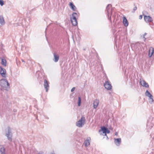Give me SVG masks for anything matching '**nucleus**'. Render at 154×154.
Returning <instances> with one entry per match:
<instances>
[{"instance_id": "nucleus-1", "label": "nucleus", "mask_w": 154, "mask_h": 154, "mask_svg": "<svg viewBox=\"0 0 154 154\" xmlns=\"http://www.w3.org/2000/svg\"><path fill=\"white\" fill-rule=\"evenodd\" d=\"M5 136L7 137V139L10 142L12 141V134L10 127L8 126L7 128V130L5 131Z\"/></svg>"}, {"instance_id": "nucleus-2", "label": "nucleus", "mask_w": 154, "mask_h": 154, "mask_svg": "<svg viewBox=\"0 0 154 154\" xmlns=\"http://www.w3.org/2000/svg\"><path fill=\"white\" fill-rule=\"evenodd\" d=\"M0 86L2 87L9 88L10 84L7 79H3L0 80Z\"/></svg>"}, {"instance_id": "nucleus-3", "label": "nucleus", "mask_w": 154, "mask_h": 154, "mask_svg": "<svg viewBox=\"0 0 154 154\" xmlns=\"http://www.w3.org/2000/svg\"><path fill=\"white\" fill-rule=\"evenodd\" d=\"M77 14L75 12H73L72 14V17H70V18L71 23L74 26H76L77 24V21L76 17Z\"/></svg>"}, {"instance_id": "nucleus-4", "label": "nucleus", "mask_w": 154, "mask_h": 154, "mask_svg": "<svg viewBox=\"0 0 154 154\" xmlns=\"http://www.w3.org/2000/svg\"><path fill=\"white\" fill-rule=\"evenodd\" d=\"M85 117L84 116H82L80 119L76 122V125L77 126L81 128L85 124Z\"/></svg>"}, {"instance_id": "nucleus-5", "label": "nucleus", "mask_w": 154, "mask_h": 154, "mask_svg": "<svg viewBox=\"0 0 154 154\" xmlns=\"http://www.w3.org/2000/svg\"><path fill=\"white\" fill-rule=\"evenodd\" d=\"M145 94L146 96L149 97V102L151 104L153 103L154 100L153 98V96L148 90H147L146 91Z\"/></svg>"}, {"instance_id": "nucleus-6", "label": "nucleus", "mask_w": 154, "mask_h": 154, "mask_svg": "<svg viewBox=\"0 0 154 154\" xmlns=\"http://www.w3.org/2000/svg\"><path fill=\"white\" fill-rule=\"evenodd\" d=\"M101 129L99 130V132L102 131L103 133L109 134L110 132V131L108 129L104 126H101L100 127Z\"/></svg>"}, {"instance_id": "nucleus-7", "label": "nucleus", "mask_w": 154, "mask_h": 154, "mask_svg": "<svg viewBox=\"0 0 154 154\" xmlns=\"http://www.w3.org/2000/svg\"><path fill=\"white\" fill-rule=\"evenodd\" d=\"M144 20L146 23H150L153 21V19L152 17L149 16H146L143 15Z\"/></svg>"}, {"instance_id": "nucleus-8", "label": "nucleus", "mask_w": 154, "mask_h": 154, "mask_svg": "<svg viewBox=\"0 0 154 154\" xmlns=\"http://www.w3.org/2000/svg\"><path fill=\"white\" fill-rule=\"evenodd\" d=\"M104 86L105 88L107 90H110L112 89V85L108 81H106L104 84Z\"/></svg>"}, {"instance_id": "nucleus-9", "label": "nucleus", "mask_w": 154, "mask_h": 154, "mask_svg": "<svg viewBox=\"0 0 154 154\" xmlns=\"http://www.w3.org/2000/svg\"><path fill=\"white\" fill-rule=\"evenodd\" d=\"M44 86L46 90V91L48 92L49 88V82L46 79L44 80Z\"/></svg>"}, {"instance_id": "nucleus-10", "label": "nucleus", "mask_w": 154, "mask_h": 154, "mask_svg": "<svg viewBox=\"0 0 154 154\" xmlns=\"http://www.w3.org/2000/svg\"><path fill=\"white\" fill-rule=\"evenodd\" d=\"M0 73L2 77H6V70L5 69L2 68L1 67Z\"/></svg>"}, {"instance_id": "nucleus-11", "label": "nucleus", "mask_w": 154, "mask_h": 154, "mask_svg": "<svg viewBox=\"0 0 154 154\" xmlns=\"http://www.w3.org/2000/svg\"><path fill=\"white\" fill-rule=\"evenodd\" d=\"M99 103V101L97 99L95 100L93 102V108L94 109H96Z\"/></svg>"}, {"instance_id": "nucleus-12", "label": "nucleus", "mask_w": 154, "mask_h": 154, "mask_svg": "<svg viewBox=\"0 0 154 154\" xmlns=\"http://www.w3.org/2000/svg\"><path fill=\"white\" fill-rule=\"evenodd\" d=\"M54 58L53 59L54 61L55 62H57L59 58V57L58 54H56L55 53L53 54Z\"/></svg>"}, {"instance_id": "nucleus-13", "label": "nucleus", "mask_w": 154, "mask_h": 154, "mask_svg": "<svg viewBox=\"0 0 154 154\" xmlns=\"http://www.w3.org/2000/svg\"><path fill=\"white\" fill-rule=\"evenodd\" d=\"M69 5L70 8L73 11H76L77 9L76 7L74 5L73 3L72 2H70Z\"/></svg>"}, {"instance_id": "nucleus-14", "label": "nucleus", "mask_w": 154, "mask_h": 154, "mask_svg": "<svg viewBox=\"0 0 154 154\" xmlns=\"http://www.w3.org/2000/svg\"><path fill=\"white\" fill-rule=\"evenodd\" d=\"M140 85L143 86L146 88H148L149 87V85L145 81L143 80L142 82H140Z\"/></svg>"}, {"instance_id": "nucleus-15", "label": "nucleus", "mask_w": 154, "mask_h": 154, "mask_svg": "<svg viewBox=\"0 0 154 154\" xmlns=\"http://www.w3.org/2000/svg\"><path fill=\"white\" fill-rule=\"evenodd\" d=\"M154 53V48L151 47L149 51V57L152 56Z\"/></svg>"}, {"instance_id": "nucleus-16", "label": "nucleus", "mask_w": 154, "mask_h": 154, "mask_svg": "<svg viewBox=\"0 0 154 154\" xmlns=\"http://www.w3.org/2000/svg\"><path fill=\"white\" fill-rule=\"evenodd\" d=\"M115 143L117 146H119L120 145L121 143V139L120 138H118L115 139Z\"/></svg>"}, {"instance_id": "nucleus-17", "label": "nucleus", "mask_w": 154, "mask_h": 154, "mask_svg": "<svg viewBox=\"0 0 154 154\" xmlns=\"http://www.w3.org/2000/svg\"><path fill=\"white\" fill-rule=\"evenodd\" d=\"M123 23L125 26L127 27L128 25V22L127 19L125 17H123Z\"/></svg>"}, {"instance_id": "nucleus-18", "label": "nucleus", "mask_w": 154, "mask_h": 154, "mask_svg": "<svg viewBox=\"0 0 154 154\" xmlns=\"http://www.w3.org/2000/svg\"><path fill=\"white\" fill-rule=\"evenodd\" d=\"M5 21L3 16L2 15H0V24L2 25H3L5 24Z\"/></svg>"}, {"instance_id": "nucleus-19", "label": "nucleus", "mask_w": 154, "mask_h": 154, "mask_svg": "<svg viewBox=\"0 0 154 154\" xmlns=\"http://www.w3.org/2000/svg\"><path fill=\"white\" fill-rule=\"evenodd\" d=\"M0 152L1 154H5V149L3 146L0 148Z\"/></svg>"}, {"instance_id": "nucleus-20", "label": "nucleus", "mask_w": 154, "mask_h": 154, "mask_svg": "<svg viewBox=\"0 0 154 154\" xmlns=\"http://www.w3.org/2000/svg\"><path fill=\"white\" fill-rule=\"evenodd\" d=\"M84 144L85 146H88L90 144L89 140L88 139H86L85 140Z\"/></svg>"}, {"instance_id": "nucleus-21", "label": "nucleus", "mask_w": 154, "mask_h": 154, "mask_svg": "<svg viewBox=\"0 0 154 154\" xmlns=\"http://www.w3.org/2000/svg\"><path fill=\"white\" fill-rule=\"evenodd\" d=\"M109 6H112V5L111 4H108L107 5L106 7V10L107 11V14L109 16Z\"/></svg>"}, {"instance_id": "nucleus-22", "label": "nucleus", "mask_w": 154, "mask_h": 154, "mask_svg": "<svg viewBox=\"0 0 154 154\" xmlns=\"http://www.w3.org/2000/svg\"><path fill=\"white\" fill-rule=\"evenodd\" d=\"M2 64L4 66H6V61L5 59H2L1 62Z\"/></svg>"}, {"instance_id": "nucleus-23", "label": "nucleus", "mask_w": 154, "mask_h": 154, "mask_svg": "<svg viewBox=\"0 0 154 154\" xmlns=\"http://www.w3.org/2000/svg\"><path fill=\"white\" fill-rule=\"evenodd\" d=\"M81 98L80 97H78V105L80 106L81 105Z\"/></svg>"}, {"instance_id": "nucleus-24", "label": "nucleus", "mask_w": 154, "mask_h": 154, "mask_svg": "<svg viewBox=\"0 0 154 154\" xmlns=\"http://www.w3.org/2000/svg\"><path fill=\"white\" fill-rule=\"evenodd\" d=\"M4 4V1L3 0H0V5L2 6Z\"/></svg>"}, {"instance_id": "nucleus-25", "label": "nucleus", "mask_w": 154, "mask_h": 154, "mask_svg": "<svg viewBox=\"0 0 154 154\" xmlns=\"http://www.w3.org/2000/svg\"><path fill=\"white\" fill-rule=\"evenodd\" d=\"M137 9V7L136 6H135L133 9V11H132V12H134Z\"/></svg>"}, {"instance_id": "nucleus-26", "label": "nucleus", "mask_w": 154, "mask_h": 154, "mask_svg": "<svg viewBox=\"0 0 154 154\" xmlns=\"http://www.w3.org/2000/svg\"><path fill=\"white\" fill-rule=\"evenodd\" d=\"M75 87L72 88L71 90V92H73L75 90Z\"/></svg>"}, {"instance_id": "nucleus-27", "label": "nucleus", "mask_w": 154, "mask_h": 154, "mask_svg": "<svg viewBox=\"0 0 154 154\" xmlns=\"http://www.w3.org/2000/svg\"><path fill=\"white\" fill-rule=\"evenodd\" d=\"M143 17V15H140L139 16V19H142V18Z\"/></svg>"}, {"instance_id": "nucleus-28", "label": "nucleus", "mask_w": 154, "mask_h": 154, "mask_svg": "<svg viewBox=\"0 0 154 154\" xmlns=\"http://www.w3.org/2000/svg\"><path fill=\"white\" fill-rule=\"evenodd\" d=\"M38 154H43V152L41 151L38 153Z\"/></svg>"}, {"instance_id": "nucleus-29", "label": "nucleus", "mask_w": 154, "mask_h": 154, "mask_svg": "<svg viewBox=\"0 0 154 154\" xmlns=\"http://www.w3.org/2000/svg\"><path fill=\"white\" fill-rule=\"evenodd\" d=\"M103 134H104V136H106V137H107V133H103Z\"/></svg>"}, {"instance_id": "nucleus-30", "label": "nucleus", "mask_w": 154, "mask_h": 154, "mask_svg": "<svg viewBox=\"0 0 154 154\" xmlns=\"http://www.w3.org/2000/svg\"><path fill=\"white\" fill-rule=\"evenodd\" d=\"M108 19L111 21V17H109Z\"/></svg>"}, {"instance_id": "nucleus-31", "label": "nucleus", "mask_w": 154, "mask_h": 154, "mask_svg": "<svg viewBox=\"0 0 154 154\" xmlns=\"http://www.w3.org/2000/svg\"><path fill=\"white\" fill-rule=\"evenodd\" d=\"M147 35V33L145 32L144 33V35H144V36H145V35Z\"/></svg>"}, {"instance_id": "nucleus-32", "label": "nucleus", "mask_w": 154, "mask_h": 154, "mask_svg": "<svg viewBox=\"0 0 154 154\" xmlns=\"http://www.w3.org/2000/svg\"><path fill=\"white\" fill-rule=\"evenodd\" d=\"M153 124H152V125L151 126V128H150V129H151L152 127H153Z\"/></svg>"}, {"instance_id": "nucleus-33", "label": "nucleus", "mask_w": 154, "mask_h": 154, "mask_svg": "<svg viewBox=\"0 0 154 154\" xmlns=\"http://www.w3.org/2000/svg\"><path fill=\"white\" fill-rule=\"evenodd\" d=\"M118 134V133L117 132H116L115 133V135H117Z\"/></svg>"}, {"instance_id": "nucleus-34", "label": "nucleus", "mask_w": 154, "mask_h": 154, "mask_svg": "<svg viewBox=\"0 0 154 154\" xmlns=\"http://www.w3.org/2000/svg\"><path fill=\"white\" fill-rule=\"evenodd\" d=\"M21 60L23 62H25V61L23 59H21Z\"/></svg>"}, {"instance_id": "nucleus-35", "label": "nucleus", "mask_w": 154, "mask_h": 154, "mask_svg": "<svg viewBox=\"0 0 154 154\" xmlns=\"http://www.w3.org/2000/svg\"><path fill=\"white\" fill-rule=\"evenodd\" d=\"M109 129L112 130V127L109 128Z\"/></svg>"}, {"instance_id": "nucleus-36", "label": "nucleus", "mask_w": 154, "mask_h": 154, "mask_svg": "<svg viewBox=\"0 0 154 154\" xmlns=\"http://www.w3.org/2000/svg\"><path fill=\"white\" fill-rule=\"evenodd\" d=\"M148 123H147V127H148Z\"/></svg>"}, {"instance_id": "nucleus-37", "label": "nucleus", "mask_w": 154, "mask_h": 154, "mask_svg": "<svg viewBox=\"0 0 154 154\" xmlns=\"http://www.w3.org/2000/svg\"><path fill=\"white\" fill-rule=\"evenodd\" d=\"M106 138H107V140L109 139V138H108V136H107V137H106Z\"/></svg>"}, {"instance_id": "nucleus-38", "label": "nucleus", "mask_w": 154, "mask_h": 154, "mask_svg": "<svg viewBox=\"0 0 154 154\" xmlns=\"http://www.w3.org/2000/svg\"><path fill=\"white\" fill-rule=\"evenodd\" d=\"M143 38L144 39L145 38V36H144V35H143Z\"/></svg>"}, {"instance_id": "nucleus-39", "label": "nucleus", "mask_w": 154, "mask_h": 154, "mask_svg": "<svg viewBox=\"0 0 154 154\" xmlns=\"http://www.w3.org/2000/svg\"><path fill=\"white\" fill-rule=\"evenodd\" d=\"M146 39V38H145L144 40V41H145Z\"/></svg>"}, {"instance_id": "nucleus-40", "label": "nucleus", "mask_w": 154, "mask_h": 154, "mask_svg": "<svg viewBox=\"0 0 154 154\" xmlns=\"http://www.w3.org/2000/svg\"><path fill=\"white\" fill-rule=\"evenodd\" d=\"M84 50H85V49H84Z\"/></svg>"}]
</instances>
